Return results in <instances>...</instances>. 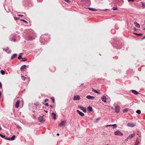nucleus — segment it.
Returning a JSON list of instances; mask_svg holds the SVG:
<instances>
[{"label":"nucleus","mask_w":145,"mask_h":145,"mask_svg":"<svg viewBox=\"0 0 145 145\" xmlns=\"http://www.w3.org/2000/svg\"><path fill=\"white\" fill-rule=\"evenodd\" d=\"M112 9L113 10H118V8L117 7H113L112 8Z\"/></svg>","instance_id":"c9c22d12"},{"label":"nucleus","mask_w":145,"mask_h":145,"mask_svg":"<svg viewBox=\"0 0 145 145\" xmlns=\"http://www.w3.org/2000/svg\"><path fill=\"white\" fill-rule=\"evenodd\" d=\"M23 54V53H20V54H19V55H21H21H22V54Z\"/></svg>","instance_id":"052dcab7"},{"label":"nucleus","mask_w":145,"mask_h":145,"mask_svg":"<svg viewBox=\"0 0 145 145\" xmlns=\"http://www.w3.org/2000/svg\"><path fill=\"white\" fill-rule=\"evenodd\" d=\"M88 9H89V10H92L93 11H97L96 9L93 8H88Z\"/></svg>","instance_id":"393cba45"},{"label":"nucleus","mask_w":145,"mask_h":145,"mask_svg":"<svg viewBox=\"0 0 145 145\" xmlns=\"http://www.w3.org/2000/svg\"><path fill=\"white\" fill-rule=\"evenodd\" d=\"M145 39V36L142 38V39Z\"/></svg>","instance_id":"5fc2aeb1"},{"label":"nucleus","mask_w":145,"mask_h":145,"mask_svg":"<svg viewBox=\"0 0 145 145\" xmlns=\"http://www.w3.org/2000/svg\"><path fill=\"white\" fill-rule=\"evenodd\" d=\"M21 77H22V79L23 80H25V79H27V78L25 77L24 76H21Z\"/></svg>","instance_id":"a878e982"},{"label":"nucleus","mask_w":145,"mask_h":145,"mask_svg":"<svg viewBox=\"0 0 145 145\" xmlns=\"http://www.w3.org/2000/svg\"><path fill=\"white\" fill-rule=\"evenodd\" d=\"M38 120L41 123H43L45 121V120H44L43 117L42 116H40L39 117Z\"/></svg>","instance_id":"7ed1b4c3"},{"label":"nucleus","mask_w":145,"mask_h":145,"mask_svg":"<svg viewBox=\"0 0 145 145\" xmlns=\"http://www.w3.org/2000/svg\"><path fill=\"white\" fill-rule=\"evenodd\" d=\"M105 10H108V9H105Z\"/></svg>","instance_id":"338daca9"},{"label":"nucleus","mask_w":145,"mask_h":145,"mask_svg":"<svg viewBox=\"0 0 145 145\" xmlns=\"http://www.w3.org/2000/svg\"><path fill=\"white\" fill-rule=\"evenodd\" d=\"M48 100V99H46L44 100V102H46Z\"/></svg>","instance_id":"a18cd8bd"},{"label":"nucleus","mask_w":145,"mask_h":145,"mask_svg":"<svg viewBox=\"0 0 145 145\" xmlns=\"http://www.w3.org/2000/svg\"><path fill=\"white\" fill-rule=\"evenodd\" d=\"M1 92H0V97L1 96Z\"/></svg>","instance_id":"69168bd1"},{"label":"nucleus","mask_w":145,"mask_h":145,"mask_svg":"<svg viewBox=\"0 0 145 145\" xmlns=\"http://www.w3.org/2000/svg\"><path fill=\"white\" fill-rule=\"evenodd\" d=\"M20 21H23V22H25V23H26L27 24H28V22L27 21H26L24 20L23 19H21L20 20Z\"/></svg>","instance_id":"72a5a7b5"},{"label":"nucleus","mask_w":145,"mask_h":145,"mask_svg":"<svg viewBox=\"0 0 145 145\" xmlns=\"http://www.w3.org/2000/svg\"><path fill=\"white\" fill-rule=\"evenodd\" d=\"M82 1H88V0H82Z\"/></svg>","instance_id":"603ef678"},{"label":"nucleus","mask_w":145,"mask_h":145,"mask_svg":"<svg viewBox=\"0 0 145 145\" xmlns=\"http://www.w3.org/2000/svg\"><path fill=\"white\" fill-rule=\"evenodd\" d=\"M80 99V96L79 95H75L74 96L73 100L74 101H77L79 100Z\"/></svg>","instance_id":"20e7f679"},{"label":"nucleus","mask_w":145,"mask_h":145,"mask_svg":"<svg viewBox=\"0 0 145 145\" xmlns=\"http://www.w3.org/2000/svg\"><path fill=\"white\" fill-rule=\"evenodd\" d=\"M136 142L135 143V145H138L139 144V141L138 138H137L136 140Z\"/></svg>","instance_id":"412c9836"},{"label":"nucleus","mask_w":145,"mask_h":145,"mask_svg":"<svg viewBox=\"0 0 145 145\" xmlns=\"http://www.w3.org/2000/svg\"><path fill=\"white\" fill-rule=\"evenodd\" d=\"M20 103V101L19 100L17 101L15 104V107L16 108H18L19 107V105Z\"/></svg>","instance_id":"6e6552de"},{"label":"nucleus","mask_w":145,"mask_h":145,"mask_svg":"<svg viewBox=\"0 0 145 145\" xmlns=\"http://www.w3.org/2000/svg\"><path fill=\"white\" fill-rule=\"evenodd\" d=\"M128 111V109L127 108H125V109H124L123 110V112H127Z\"/></svg>","instance_id":"bb28decb"},{"label":"nucleus","mask_w":145,"mask_h":145,"mask_svg":"<svg viewBox=\"0 0 145 145\" xmlns=\"http://www.w3.org/2000/svg\"><path fill=\"white\" fill-rule=\"evenodd\" d=\"M45 105L47 106H49L48 104V103H46L45 104Z\"/></svg>","instance_id":"de8ad7c7"},{"label":"nucleus","mask_w":145,"mask_h":145,"mask_svg":"<svg viewBox=\"0 0 145 145\" xmlns=\"http://www.w3.org/2000/svg\"><path fill=\"white\" fill-rule=\"evenodd\" d=\"M88 110L90 112H91L93 110V109L92 107L91 106H88Z\"/></svg>","instance_id":"aec40b11"},{"label":"nucleus","mask_w":145,"mask_h":145,"mask_svg":"<svg viewBox=\"0 0 145 145\" xmlns=\"http://www.w3.org/2000/svg\"><path fill=\"white\" fill-rule=\"evenodd\" d=\"M0 88H2V85L1 83H0Z\"/></svg>","instance_id":"09e8293b"},{"label":"nucleus","mask_w":145,"mask_h":145,"mask_svg":"<svg viewBox=\"0 0 145 145\" xmlns=\"http://www.w3.org/2000/svg\"><path fill=\"white\" fill-rule=\"evenodd\" d=\"M46 113H48V111H46V110H45L44 111Z\"/></svg>","instance_id":"13d9d810"},{"label":"nucleus","mask_w":145,"mask_h":145,"mask_svg":"<svg viewBox=\"0 0 145 145\" xmlns=\"http://www.w3.org/2000/svg\"><path fill=\"white\" fill-rule=\"evenodd\" d=\"M5 139L8 140H11V139H10V138H7V137H6L5 138Z\"/></svg>","instance_id":"58836bf2"},{"label":"nucleus","mask_w":145,"mask_h":145,"mask_svg":"<svg viewBox=\"0 0 145 145\" xmlns=\"http://www.w3.org/2000/svg\"><path fill=\"white\" fill-rule=\"evenodd\" d=\"M143 30H145V28L143 29Z\"/></svg>","instance_id":"774afa93"},{"label":"nucleus","mask_w":145,"mask_h":145,"mask_svg":"<svg viewBox=\"0 0 145 145\" xmlns=\"http://www.w3.org/2000/svg\"><path fill=\"white\" fill-rule=\"evenodd\" d=\"M57 136H59V133H57Z\"/></svg>","instance_id":"bf43d9fd"},{"label":"nucleus","mask_w":145,"mask_h":145,"mask_svg":"<svg viewBox=\"0 0 145 145\" xmlns=\"http://www.w3.org/2000/svg\"><path fill=\"white\" fill-rule=\"evenodd\" d=\"M22 59H23V60H21V62L25 61L27 60V59L25 58H23Z\"/></svg>","instance_id":"e433bc0d"},{"label":"nucleus","mask_w":145,"mask_h":145,"mask_svg":"<svg viewBox=\"0 0 145 145\" xmlns=\"http://www.w3.org/2000/svg\"><path fill=\"white\" fill-rule=\"evenodd\" d=\"M35 39V37H33L32 36H29L28 37V40H32Z\"/></svg>","instance_id":"6ab92c4d"},{"label":"nucleus","mask_w":145,"mask_h":145,"mask_svg":"<svg viewBox=\"0 0 145 145\" xmlns=\"http://www.w3.org/2000/svg\"><path fill=\"white\" fill-rule=\"evenodd\" d=\"M38 2H41L42 0H37Z\"/></svg>","instance_id":"8fccbe9b"},{"label":"nucleus","mask_w":145,"mask_h":145,"mask_svg":"<svg viewBox=\"0 0 145 145\" xmlns=\"http://www.w3.org/2000/svg\"><path fill=\"white\" fill-rule=\"evenodd\" d=\"M113 126V129H115L117 127V125L116 124H114L113 125H106V126Z\"/></svg>","instance_id":"dca6fc26"},{"label":"nucleus","mask_w":145,"mask_h":145,"mask_svg":"<svg viewBox=\"0 0 145 145\" xmlns=\"http://www.w3.org/2000/svg\"><path fill=\"white\" fill-rule=\"evenodd\" d=\"M136 112L138 114H140L141 113V111L139 110H138L136 111Z\"/></svg>","instance_id":"c756f323"},{"label":"nucleus","mask_w":145,"mask_h":145,"mask_svg":"<svg viewBox=\"0 0 145 145\" xmlns=\"http://www.w3.org/2000/svg\"><path fill=\"white\" fill-rule=\"evenodd\" d=\"M115 110L116 112L117 113H118L120 112V110L119 106H117L115 107Z\"/></svg>","instance_id":"9d476101"},{"label":"nucleus","mask_w":145,"mask_h":145,"mask_svg":"<svg viewBox=\"0 0 145 145\" xmlns=\"http://www.w3.org/2000/svg\"><path fill=\"white\" fill-rule=\"evenodd\" d=\"M135 136V134H131L129 135L127 138L125 140H127L128 139H130L132 137H134Z\"/></svg>","instance_id":"0eeeda50"},{"label":"nucleus","mask_w":145,"mask_h":145,"mask_svg":"<svg viewBox=\"0 0 145 145\" xmlns=\"http://www.w3.org/2000/svg\"><path fill=\"white\" fill-rule=\"evenodd\" d=\"M18 16H20L21 17H22L23 16V15L22 14H18Z\"/></svg>","instance_id":"49530a36"},{"label":"nucleus","mask_w":145,"mask_h":145,"mask_svg":"<svg viewBox=\"0 0 145 145\" xmlns=\"http://www.w3.org/2000/svg\"><path fill=\"white\" fill-rule=\"evenodd\" d=\"M18 59H22L21 56L20 55L18 57Z\"/></svg>","instance_id":"79ce46f5"},{"label":"nucleus","mask_w":145,"mask_h":145,"mask_svg":"<svg viewBox=\"0 0 145 145\" xmlns=\"http://www.w3.org/2000/svg\"><path fill=\"white\" fill-rule=\"evenodd\" d=\"M50 106L51 107V108H52L53 107V106L52 105H50Z\"/></svg>","instance_id":"e2e57ef3"},{"label":"nucleus","mask_w":145,"mask_h":145,"mask_svg":"<svg viewBox=\"0 0 145 145\" xmlns=\"http://www.w3.org/2000/svg\"><path fill=\"white\" fill-rule=\"evenodd\" d=\"M52 115L53 116V118L54 120H56V113L54 112H52Z\"/></svg>","instance_id":"4468645a"},{"label":"nucleus","mask_w":145,"mask_h":145,"mask_svg":"<svg viewBox=\"0 0 145 145\" xmlns=\"http://www.w3.org/2000/svg\"><path fill=\"white\" fill-rule=\"evenodd\" d=\"M136 124H135L131 122L128 123L127 124V126L130 127H133Z\"/></svg>","instance_id":"f03ea898"},{"label":"nucleus","mask_w":145,"mask_h":145,"mask_svg":"<svg viewBox=\"0 0 145 145\" xmlns=\"http://www.w3.org/2000/svg\"><path fill=\"white\" fill-rule=\"evenodd\" d=\"M27 66L25 65H24L22 66L20 68V70L21 71H23L26 69Z\"/></svg>","instance_id":"1a4fd4ad"},{"label":"nucleus","mask_w":145,"mask_h":145,"mask_svg":"<svg viewBox=\"0 0 145 145\" xmlns=\"http://www.w3.org/2000/svg\"><path fill=\"white\" fill-rule=\"evenodd\" d=\"M65 1L68 3H70L71 1L69 0H64Z\"/></svg>","instance_id":"ea45409f"},{"label":"nucleus","mask_w":145,"mask_h":145,"mask_svg":"<svg viewBox=\"0 0 145 145\" xmlns=\"http://www.w3.org/2000/svg\"><path fill=\"white\" fill-rule=\"evenodd\" d=\"M142 35V34L140 33L139 34H138V35H139V36H141Z\"/></svg>","instance_id":"864d4df0"},{"label":"nucleus","mask_w":145,"mask_h":145,"mask_svg":"<svg viewBox=\"0 0 145 145\" xmlns=\"http://www.w3.org/2000/svg\"><path fill=\"white\" fill-rule=\"evenodd\" d=\"M129 1H134V0H128Z\"/></svg>","instance_id":"3c124183"},{"label":"nucleus","mask_w":145,"mask_h":145,"mask_svg":"<svg viewBox=\"0 0 145 145\" xmlns=\"http://www.w3.org/2000/svg\"><path fill=\"white\" fill-rule=\"evenodd\" d=\"M111 109L112 110H113L114 109V108L113 107H111Z\"/></svg>","instance_id":"0e129e2a"},{"label":"nucleus","mask_w":145,"mask_h":145,"mask_svg":"<svg viewBox=\"0 0 145 145\" xmlns=\"http://www.w3.org/2000/svg\"><path fill=\"white\" fill-rule=\"evenodd\" d=\"M134 34L135 35H138V34H137V33H134Z\"/></svg>","instance_id":"6e6d98bb"},{"label":"nucleus","mask_w":145,"mask_h":145,"mask_svg":"<svg viewBox=\"0 0 145 145\" xmlns=\"http://www.w3.org/2000/svg\"><path fill=\"white\" fill-rule=\"evenodd\" d=\"M77 112L80 116H84V114L83 112H81V111H80L79 110H77Z\"/></svg>","instance_id":"f8f14e48"},{"label":"nucleus","mask_w":145,"mask_h":145,"mask_svg":"<svg viewBox=\"0 0 145 145\" xmlns=\"http://www.w3.org/2000/svg\"><path fill=\"white\" fill-rule=\"evenodd\" d=\"M17 56V54H13L12 56H11V59H14V58L16 57Z\"/></svg>","instance_id":"f3484780"},{"label":"nucleus","mask_w":145,"mask_h":145,"mask_svg":"<svg viewBox=\"0 0 145 145\" xmlns=\"http://www.w3.org/2000/svg\"><path fill=\"white\" fill-rule=\"evenodd\" d=\"M12 40L14 41H16L15 37V36H13L12 37Z\"/></svg>","instance_id":"4c0bfd02"},{"label":"nucleus","mask_w":145,"mask_h":145,"mask_svg":"<svg viewBox=\"0 0 145 145\" xmlns=\"http://www.w3.org/2000/svg\"><path fill=\"white\" fill-rule=\"evenodd\" d=\"M114 134L116 135L122 136L123 135V133L119 130L115 131L114 133Z\"/></svg>","instance_id":"f257e3e1"},{"label":"nucleus","mask_w":145,"mask_h":145,"mask_svg":"<svg viewBox=\"0 0 145 145\" xmlns=\"http://www.w3.org/2000/svg\"><path fill=\"white\" fill-rule=\"evenodd\" d=\"M86 97L88 99H94L95 98V97L94 96L90 95L87 96Z\"/></svg>","instance_id":"423d86ee"},{"label":"nucleus","mask_w":145,"mask_h":145,"mask_svg":"<svg viewBox=\"0 0 145 145\" xmlns=\"http://www.w3.org/2000/svg\"><path fill=\"white\" fill-rule=\"evenodd\" d=\"M16 136L15 135H13L10 138L11 140H14Z\"/></svg>","instance_id":"b1692460"},{"label":"nucleus","mask_w":145,"mask_h":145,"mask_svg":"<svg viewBox=\"0 0 145 145\" xmlns=\"http://www.w3.org/2000/svg\"><path fill=\"white\" fill-rule=\"evenodd\" d=\"M142 4V7L145 8V3H143L142 2H141Z\"/></svg>","instance_id":"473e14b6"},{"label":"nucleus","mask_w":145,"mask_h":145,"mask_svg":"<svg viewBox=\"0 0 145 145\" xmlns=\"http://www.w3.org/2000/svg\"><path fill=\"white\" fill-rule=\"evenodd\" d=\"M65 122L64 121H61V123H60L59 125V126L62 127L63 126V125L65 124Z\"/></svg>","instance_id":"2eb2a0df"},{"label":"nucleus","mask_w":145,"mask_h":145,"mask_svg":"<svg viewBox=\"0 0 145 145\" xmlns=\"http://www.w3.org/2000/svg\"><path fill=\"white\" fill-rule=\"evenodd\" d=\"M41 43H42V44H45V43H42L41 42Z\"/></svg>","instance_id":"680f3d73"},{"label":"nucleus","mask_w":145,"mask_h":145,"mask_svg":"<svg viewBox=\"0 0 145 145\" xmlns=\"http://www.w3.org/2000/svg\"><path fill=\"white\" fill-rule=\"evenodd\" d=\"M134 24L136 27H137L138 28H139L140 27L139 24L137 22H134Z\"/></svg>","instance_id":"a211bd4d"},{"label":"nucleus","mask_w":145,"mask_h":145,"mask_svg":"<svg viewBox=\"0 0 145 145\" xmlns=\"http://www.w3.org/2000/svg\"><path fill=\"white\" fill-rule=\"evenodd\" d=\"M8 50V47H7L3 48V50L5 51H7Z\"/></svg>","instance_id":"c85d7f7f"},{"label":"nucleus","mask_w":145,"mask_h":145,"mask_svg":"<svg viewBox=\"0 0 145 145\" xmlns=\"http://www.w3.org/2000/svg\"><path fill=\"white\" fill-rule=\"evenodd\" d=\"M1 74L2 75H4L5 74V72L3 70H1L0 71Z\"/></svg>","instance_id":"cd10ccee"},{"label":"nucleus","mask_w":145,"mask_h":145,"mask_svg":"<svg viewBox=\"0 0 145 145\" xmlns=\"http://www.w3.org/2000/svg\"><path fill=\"white\" fill-rule=\"evenodd\" d=\"M101 119L100 117H99L96 119H95V122H98V120H99Z\"/></svg>","instance_id":"7c9ffc66"},{"label":"nucleus","mask_w":145,"mask_h":145,"mask_svg":"<svg viewBox=\"0 0 145 145\" xmlns=\"http://www.w3.org/2000/svg\"><path fill=\"white\" fill-rule=\"evenodd\" d=\"M16 127H17L18 128V129H20L21 128V127L19 125H17Z\"/></svg>","instance_id":"37998d69"},{"label":"nucleus","mask_w":145,"mask_h":145,"mask_svg":"<svg viewBox=\"0 0 145 145\" xmlns=\"http://www.w3.org/2000/svg\"><path fill=\"white\" fill-rule=\"evenodd\" d=\"M51 99L52 101V102L54 103L55 101V99L53 97H51Z\"/></svg>","instance_id":"f704fd0d"},{"label":"nucleus","mask_w":145,"mask_h":145,"mask_svg":"<svg viewBox=\"0 0 145 145\" xmlns=\"http://www.w3.org/2000/svg\"><path fill=\"white\" fill-rule=\"evenodd\" d=\"M0 136L3 138H5V135H2L1 133H0Z\"/></svg>","instance_id":"2f4dec72"},{"label":"nucleus","mask_w":145,"mask_h":145,"mask_svg":"<svg viewBox=\"0 0 145 145\" xmlns=\"http://www.w3.org/2000/svg\"><path fill=\"white\" fill-rule=\"evenodd\" d=\"M79 108L82 110L84 112L86 113V108L83 106H79Z\"/></svg>","instance_id":"39448f33"},{"label":"nucleus","mask_w":145,"mask_h":145,"mask_svg":"<svg viewBox=\"0 0 145 145\" xmlns=\"http://www.w3.org/2000/svg\"><path fill=\"white\" fill-rule=\"evenodd\" d=\"M101 99L105 103L106 102V97L105 96H103L101 97Z\"/></svg>","instance_id":"9b49d317"},{"label":"nucleus","mask_w":145,"mask_h":145,"mask_svg":"<svg viewBox=\"0 0 145 145\" xmlns=\"http://www.w3.org/2000/svg\"><path fill=\"white\" fill-rule=\"evenodd\" d=\"M83 85H84V84H83V83L81 85H80V87L81 86H82Z\"/></svg>","instance_id":"4d7b16f0"},{"label":"nucleus","mask_w":145,"mask_h":145,"mask_svg":"<svg viewBox=\"0 0 145 145\" xmlns=\"http://www.w3.org/2000/svg\"><path fill=\"white\" fill-rule=\"evenodd\" d=\"M92 91L93 92H94L95 93H99V94L100 93L99 92H98L97 90H95V89H93V88L92 89Z\"/></svg>","instance_id":"5701e85b"},{"label":"nucleus","mask_w":145,"mask_h":145,"mask_svg":"<svg viewBox=\"0 0 145 145\" xmlns=\"http://www.w3.org/2000/svg\"><path fill=\"white\" fill-rule=\"evenodd\" d=\"M137 134L139 137H141V133L139 131H137Z\"/></svg>","instance_id":"4be33fe9"},{"label":"nucleus","mask_w":145,"mask_h":145,"mask_svg":"<svg viewBox=\"0 0 145 145\" xmlns=\"http://www.w3.org/2000/svg\"><path fill=\"white\" fill-rule=\"evenodd\" d=\"M34 105L36 106H39V103H35L34 104Z\"/></svg>","instance_id":"a19ab883"},{"label":"nucleus","mask_w":145,"mask_h":145,"mask_svg":"<svg viewBox=\"0 0 145 145\" xmlns=\"http://www.w3.org/2000/svg\"><path fill=\"white\" fill-rule=\"evenodd\" d=\"M131 91L135 95H137L139 93L138 91L135 90H132Z\"/></svg>","instance_id":"ddd939ff"},{"label":"nucleus","mask_w":145,"mask_h":145,"mask_svg":"<svg viewBox=\"0 0 145 145\" xmlns=\"http://www.w3.org/2000/svg\"><path fill=\"white\" fill-rule=\"evenodd\" d=\"M14 20H18L19 19V18H17V17H14Z\"/></svg>","instance_id":"c03bdc74"}]
</instances>
